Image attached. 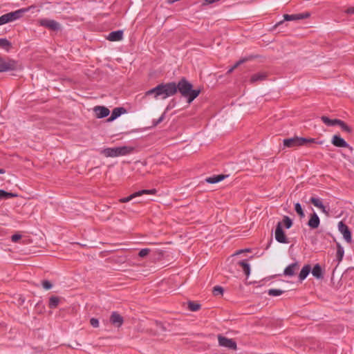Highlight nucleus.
Wrapping results in <instances>:
<instances>
[{
	"label": "nucleus",
	"instance_id": "obj_1",
	"mask_svg": "<svg viewBox=\"0 0 354 354\" xmlns=\"http://www.w3.org/2000/svg\"><path fill=\"white\" fill-rule=\"evenodd\" d=\"M167 86L171 89L169 97L175 95L178 91L182 96L187 98L188 103H191L200 93V90L192 89V84L184 77L178 84L175 82L167 83Z\"/></svg>",
	"mask_w": 354,
	"mask_h": 354
},
{
	"label": "nucleus",
	"instance_id": "obj_2",
	"mask_svg": "<svg viewBox=\"0 0 354 354\" xmlns=\"http://www.w3.org/2000/svg\"><path fill=\"white\" fill-rule=\"evenodd\" d=\"M134 150V147L130 146H122L113 148L104 149L101 153L106 157H118L127 156L131 153Z\"/></svg>",
	"mask_w": 354,
	"mask_h": 354
},
{
	"label": "nucleus",
	"instance_id": "obj_3",
	"mask_svg": "<svg viewBox=\"0 0 354 354\" xmlns=\"http://www.w3.org/2000/svg\"><path fill=\"white\" fill-rule=\"evenodd\" d=\"M318 143L322 145L324 141L316 142L314 138H305L295 136L290 138H286L283 140V146L288 148L296 147L302 145H307L309 143Z\"/></svg>",
	"mask_w": 354,
	"mask_h": 354
},
{
	"label": "nucleus",
	"instance_id": "obj_4",
	"mask_svg": "<svg viewBox=\"0 0 354 354\" xmlns=\"http://www.w3.org/2000/svg\"><path fill=\"white\" fill-rule=\"evenodd\" d=\"M30 8H21L14 12H10L0 17V26L9 22L15 21L20 19L24 13L28 12Z\"/></svg>",
	"mask_w": 354,
	"mask_h": 354
},
{
	"label": "nucleus",
	"instance_id": "obj_5",
	"mask_svg": "<svg viewBox=\"0 0 354 354\" xmlns=\"http://www.w3.org/2000/svg\"><path fill=\"white\" fill-rule=\"evenodd\" d=\"M171 93L170 87L167 86V83L160 84L156 87L147 91L145 93L146 95H150L154 94V97L157 98L158 96L162 95V99H165L169 97V94Z\"/></svg>",
	"mask_w": 354,
	"mask_h": 354
},
{
	"label": "nucleus",
	"instance_id": "obj_6",
	"mask_svg": "<svg viewBox=\"0 0 354 354\" xmlns=\"http://www.w3.org/2000/svg\"><path fill=\"white\" fill-rule=\"evenodd\" d=\"M218 341L220 346L233 351H236L237 349L236 342L233 339H229L222 335H218Z\"/></svg>",
	"mask_w": 354,
	"mask_h": 354
},
{
	"label": "nucleus",
	"instance_id": "obj_7",
	"mask_svg": "<svg viewBox=\"0 0 354 354\" xmlns=\"http://www.w3.org/2000/svg\"><path fill=\"white\" fill-rule=\"evenodd\" d=\"M275 239L281 243H288V241L283 230L282 223L278 222L274 232Z\"/></svg>",
	"mask_w": 354,
	"mask_h": 354
},
{
	"label": "nucleus",
	"instance_id": "obj_8",
	"mask_svg": "<svg viewBox=\"0 0 354 354\" xmlns=\"http://www.w3.org/2000/svg\"><path fill=\"white\" fill-rule=\"evenodd\" d=\"M39 24L54 31H57L61 28L60 24L53 19H42L39 20Z\"/></svg>",
	"mask_w": 354,
	"mask_h": 354
},
{
	"label": "nucleus",
	"instance_id": "obj_9",
	"mask_svg": "<svg viewBox=\"0 0 354 354\" xmlns=\"http://www.w3.org/2000/svg\"><path fill=\"white\" fill-rule=\"evenodd\" d=\"M310 203H311L315 207L320 209L321 211L326 216L329 215V206L324 205L320 198L316 197H311L310 198Z\"/></svg>",
	"mask_w": 354,
	"mask_h": 354
},
{
	"label": "nucleus",
	"instance_id": "obj_10",
	"mask_svg": "<svg viewBox=\"0 0 354 354\" xmlns=\"http://www.w3.org/2000/svg\"><path fill=\"white\" fill-rule=\"evenodd\" d=\"M338 230L342 234L345 241L347 243H351L352 242V236L351 232L348 226L342 221H340L338 223Z\"/></svg>",
	"mask_w": 354,
	"mask_h": 354
},
{
	"label": "nucleus",
	"instance_id": "obj_11",
	"mask_svg": "<svg viewBox=\"0 0 354 354\" xmlns=\"http://www.w3.org/2000/svg\"><path fill=\"white\" fill-rule=\"evenodd\" d=\"M17 63L14 60L6 62L3 58L0 57V73L8 71H13L16 68Z\"/></svg>",
	"mask_w": 354,
	"mask_h": 354
},
{
	"label": "nucleus",
	"instance_id": "obj_12",
	"mask_svg": "<svg viewBox=\"0 0 354 354\" xmlns=\"http://www.w3.org/2000/svg\"><path fill=\"white\" fill-rule=\"evenodd\" d=\"M110 322L115 327H120L124 323V319L118 312H112L110 316Z\"/></svg>",
	"mask_w": 354,
	"mask_h": 354
},
{
	"label": "nucleus",
	"instance_id": "obj_13",
	"mask_svg": "<svg viewBox=\"0 0 354 354\" xmlns=\"http://www.w3.org/2000/svg\"><path fill=\"white\" fill-rule=\"evenodd\" d=\"M310 17V13L306 12L304 13H298V14H292L288 15L286 14L283 15V19L285 21H298L304 19H306Z\"/></svg>",
	"mask_w": 354,
	"mask_h": 354
},
{
	"label": "nucleus",
	"instance_id": "obj_14",
	"mask_svg": "<svg viewBox=\"0 0 354 354\" xmlns=\"http://www.w3.org/2000/svg\"><path fill=\"white\" fill-rule=\"evenodd\" d=\"M308 225L312 229H316L320 224V219L317 213L313 212L310 215V218L308 221Z\"/></svg>",
	"mask_w": 354,
	"mask_h": 354
},
{
	"label": "nucleus",
	"instance_id": "obj_15",
	"mask_svg": "<svg viewBox=\"0 0 354 354\" xmlns=\"http://www.w3.org/2000/svg\"><path fill=\"white\" fill-rule=\"evenodd\" d=\"M94 111L97 118H105L110 113V111L108 108L101 106H95Z\"/></svg>",
	"mask_w": 354,
	"mask_h": 354
},
{
	"label": "nucleus",
	"instance_id": "obj_16",
	"mask_svg": "<svg viewBox=\"0 0 354 354\" xmlns=\"http://www.w3.org/2000/svg\"><path fill=\"white\" fill-rule=\"evenodd\" d=\"M332 144L337 147H348L349 145L338 135H334L333 136Z\"/></svg>",
	"mask_w": 354,
	"mask_h": 354
},
{
	"label": "nucleus",
	"instance_id": "obj_17",
	"mask_svg": "<svg viewBox=\"0 0 354 354\" xmlns=\"http://www.w3.org/2000/svg\"><path fill=\"white\" fill-rule=\"evenodd\" d=\"M123 38V30H118L115 31L111 32L108 37L107 39L111 41H121Z\"/></svg>",
	"mask_w": 354,
	"mask_h": 354
},
{
	"label": "nucleus",
	"instance_id": "obj_18",
	"mask_svg": "<svg viewBox=\"0 0 354 354\" xmlns=\"http://www.w3.org/2000/svg\"><path fill=\"white\" fill-rule=\"evenodd\" d=\"M268 73L266 72H259L253 74L250 80L251 84H254L258 82H261L266 80Z\"/></svg>",
	"mask_w": 354,
	"mask_h": 354
},
{
	"label": "nucleus",
	"instance_id": "obj_19",
	"mask_svg": "<svg viewBox=\"0 0 354 354\" xmlns=\"http://www.w3.org/2000/svg\"><path fill=\"white\" fill-rule=\"evenodd\" d=\"M299 269V263L297 262H295L293 263L290 264L287 266L284 271L283 274L286 276L292 277L295 274V271Z\"/></svg>",
	"mask_w": 354,
	"mask_h": 354
},
{
	"label": "nucleus",
	"instance_id": "obj_20",
	"mask_svg": "<svg viewBox=\"0 0 354 354\" xmlns=\"http://www.w3.org/2000/svg\"><path fill=\"white\" fill-rule=\"evenodd\" d=\"M126 109L123 107H117L115 108L112 113L111 116L107 119L108 122H112L118 117H120L122 114L126 113Z\"/></svg>",
	"mask_w": 354,
	"mask_h": 354
},
{
	"label": "nucleus",
	"instance_id": "obj_21",
	"mask_svg": "<svg viewBox=\"0 0 354 354\" xmlns=\"http://www.w3.org/2000/svg\"><path fill=\"white\" fill-rule=\"evenodd\" d=\"M227 176H228L227 175H224V174L213 176L207 178L205 179V181L210 184H214V183H217L222 181Z\"/></svg>",
	"mask_w": 354,
	"mask_h": 354
},
{
	"label": "nucleus",
	"instance_id": "obj_22",
	"mask_svg": "<svg viewBox=\"0 0 354 354\" xmlns=\"http://www.w3.org/2000/svg\"><path fill=\"white\" fill-rule=\"evenodd\" d=\"M321 120L328 127L338 125L340 121L339 119H330L325 115L321 117Z\"/></svg>",
	"mask_w": 354,
	"mask_h": 354
},
{
	"label": "nucleus",
	"instance_id": "obj_23",
	"mask_svg": "<svg viewBox=\"0 0 354 354\" xmlns=\"http://www.w3.org/2000/svg\"><path fill=\"white\" fill-rule=\"evenodd\" d=\"M310 270H311L310 266L308 265V264L305 265L302 268V269H301V272H300V273L299 274V280L300 281H304L308 277V275L309 274Z\"/></svg>",
	"mask_w": 354,
	"mask_h": 354
},
{
	"label": "nucleus",
	"instance_id": "obj_24",
	"mask_svg": "<svg viewBox=\"0 0 354 354\" xmlns=\"http://www.w3.org/2000/svg\"><path fill=\"white\" fill-rule=\"evenodd\" d=\"M238 265L241 267L244 274L248 277L250 274V266L247 260H242L238 262Z\"/></svg>",
	"mask_w": 354,
	"mask_h": 354
},
{
	"label": "nucleus",
	"instance_id": "obj_25",
	"mask_svg": "<svg viewBox=\"0 0 354 354\" xmlns=\"http://www.w3.org/2000/svg\"><path fill=\"white\" fill-rule=\"evenodd\" d=\"M344 254V248L339 244L337 243V252L336 259L337 261V265L342 261Z\"/></svg>",
	"mask_w": 354,
	"mask_h": 354
},
{
	"label": "nucleus",
	"instance_id": "obj_26",
	"mask_svg": "<svg viewBox=\"0 0 354 354\" xmlns=\"http://www.w3.org/2000/svg\"><path fill=\"white\" fill-rule=\"evenodd\" d=\"M313 275L317 279L323 278V272L321 266L319 264H316L312 270Z\"/></svg>",
	"mask_w": 354,
	"mask_h": 354
},
{
	"label": "nucleus",
	"instance_id": "obj_27",
	"mask_svg": "<svg viewBox=\"0 0 354 354\" xmlns=\"http://www.w3.org/2000/svg\"><path fill=\"white\" fill-rule=\"evenodd\" d=\"M59 303V298L57 296H52L49 299L48 306L50 308H55Z\"/></svg>",
	"mask_w": 354,
	"mask_h": 354
},
{
	"label": "nucleus",
	"instance_id": "obj_28",
	"mask_svg": "<svg viewBox=\"0 0 354 354\" xmlns=\"http://www.w3.org/2000/svg\"><path fill=\"white\" fill-rule=\"evenodd\" d=\"M17 196V194L12 192H8L5 190L0 189V200L11 198Z\"/></svg>",
	"mask_w": 354,
	"mask_h": 354
},
{
	"label": "nucleus",
	"instance_id": "obj_29",
	"mask_svg": "<svg viewBox=\"0 0 354 354\" xmlns=\"http://www.w3.org/2000/svg\"><path fill=\"white\" fill-rule=\"evenodd\" d=\"M11 46V43L6 38H0V48L6 50Z\"/></svg>",
	"mask_w": 354,
	"mask_h": 354
},
{
	"label": "nucleus",
	"instance_id": "obj_30",
	"mask_svg": "<svg viewBox=\"0 0 354 354\" xmlns=\"http://www.w3.org/2000/svg\"><path fill=\"white\" fill-rule=\"evenodd\" d=\"M188 308L192 312H196L201 308V305L199 304L189 301L188 302Z\"/></svg>",
	"mask_w": 354,
	"mask_h": 354
},
{
	"label": "nucleus",
	"instance_id": "obj_31",
	"mask_svg": "<svg viewBox=\"0 0 354 354\" xmlns=\"http://www.w3.org/2000/svg\"><path fill=\"white\" fill-rule=\"evenodd\" d=\"M295 210L301 218H304L305 216L303 208L299 203H296L295 204Z\"/></svg>",
	"mask_w": 354,
	"mask_h": 354
},
{
	"label": "nucleus",
	"instance_id": "obj_32",
	"mask_svg": "<svg viewBox=\"0 0 354 354\" xmlns=\"http://www.w3.org/2000/svg\"><path fill=\"white\" fill-rule=\"evenodd\" d=\"M281 223L282 225H284L286 229H290L292 225V221L288 216H283V221Z\"/></svg>",
	"mask_w": 354,
	"mask_h": 354
},
{
	"label": "nucleus",
	"instance_id": "obj_33",
	"mask_svg": "<svg viewBox=\"0 0 354 354\" xmlns=\"http://www.w3.org/2000/svg\"><path fill=\"white\" fill-rule=\"evenodd\" d=\"M283 292H284L283 290H281L279 289H270L268 291V294L270 296H272V297L279 296V295H282Z\"/></svg>",
	"mask_w": 354,
	"mask_h": 354
},
{
	"label": "nucleus",
	"instance_id": "obj_34",
	"mask_svg": "<svg viewBox=\"0 0 354 354\" xmlns=\"http://www.w3.org/2000/svg\"><path fill=\"white\" fill-rule=\"evenodd\" d=\"M223 288L219 286H214L212 290L213 295L214 296H221L223 295Z\"/></svg>",
	"mask_w": 354,
	"mask_h": 354
},
{
	"label": "nucleus",
	"instance_id": "obj_35",
	"mask_svg": "<svg viewBox=\"0 0 354 354\" xmlns=\"http://www.w3.org/2000/svg\"><path fill=\"white\" fill-rule=\"evenodd\" d=\"M156 192V190L153 189H142V190H140V191H138V192H136V194L140 196H142L143 194H153Z\"/></svg>",
	"mask_w": 354,
	"mask_h": 354
},
{
	"label": "nucleus",
	"instance_id": "obj_36",
	"mask_svg": "<svg viewBox=\"0 0 354 354\" xmlns=\"http://www.w3.org/2000/svg\"><path fill=\"white\" fill-rule=\"evenodd\" d=\"M338 125L342 128V129L344 131H346L347 133H351L352 131L351 128L350 127H348L344 121H342L341 120H340Z\"/></svg>",
	"mask_w": 354,
	"mask_h": 354
},
{
	"label": "nucleus",
	"instance_id": "obj_37",
	"mask_svg": "<svg viewBox=\"0 0 354 354\" xmlns=\"http://www.w3.org/2000/svg\"><path fill=\"white\" fill-rule=\"evenodd\" d=\"M246 61V59H240L239 61H238L232 67H231L230 68L228 69L227 73V74H230L231 73H232V71L236 68L239 65H241V64L244 63Z\"/></svg>",
	"mask_w": 354,
	"mask_h": 354
},
{
	"label": "nucleus",
	"instance_id": "obj_38",
	"mask_svg": "<svg viewBox=\"0 0 354 354\" xmlns=\"http://www.w3.org/2000/svg\"><path fill=\"white\" fill-rule=\"evenodd\" d=\"M137 196H138L136 194V192H135L127 197L120 198V203H127Z\"/></svg>",
	"mask_w": 354,
	"mask_h": 354
},
{
	"label": "nucleus",
	"instance_id": "obj_39",
	"mask_svg": "<svg viewBox=\"0 0 354 354\" xmlns=\"http://www.w3.org/2000/svg\"><path fill=\"white\" fill-rule=\"evenodd\" d=\"M151 250L149 248L141 249L138 253V256L141 258H144L149 254Z\"/></svg>",
	"mask_w": 354,
	"mask_h": 354
},
{
	"label": "nucleus",
	"instance_id": "obj_40",
	"mask_svg": "<svg viewBox=\"0 0 354 354\" xmlns=\"http://www.w3.org/2000/svg\"><path fill=\"white\" fill-rule=\"evenodd\" d=\"M41 285H42L43 288L46 290H49L53 286L52 283L48 280L43 281L41 282Z\"/></svg>",
	"mask_w": 354,
	"mask_h": 354
},
{
	"label": "nucleus",
	"instance_id": "obj_41",
	"mask_svg": "<svg viewBox=\"0 0 354 354\" xmlns=\"http://www.w3.org/2000/svg\"><path fill=\"white\" fill-rule=\"evenodd\" d=\"M90 324L94 328H97L99 326V321L96 318H91L90 319Z\"/></svg>",
	"mask_w": 354,
	"mask_h": 354
},
{
	"label": "nucleus",
	"instance_id": "obj_42",
	"mask_svg": "<svg viewBox=\"0 0 354 354\" xmlns=\"http://www.w3.org/2000/svg\"><path fill=\"white\" fill-rule=\"evenodd\" d=\"M21 238V235L19 234H15L11 236V241L14 243H17Z\"/></svg>",
	"mask_w": 354,
	"mask_h": 354
},
{
	"label": "nucleus",
	"instance_id": "obj_43",
	"mask_svg": "<svg viewBox=\"0 0 354 354\" xmlns=\"http://www.w3.org/2000/svg\"><path fill=\"white\" fill-rule=\"evenodd\" d=\"M165 118V113L162 114V115L156 121H153V124L155 126L158 125V124H160V122H162L163 121Z\"/></svg>",
	"mask_w": 354,
	"mask_h": 354
},
{
	"label": "nucleus",
	"instance_id": "obj_44",
	"mask_svg": "<svg viewBox=\"0 0 354 354\" xmlns=\"http://www.w3.org/2000/svg\"><path fill=\"white\" fill-rule=\"evenodd\" d=\"M347 12L349 13V14H354V7L349 8L347 10Z\"/></svg>",
	"mask_w": 354,
	"mask_h": 354
},
{
	"label": "nucleus",
	"instance_id": "obj_45",
	"mask_svg": "<svg viewBox=\"0 0 354 354\" xmlns=\"http://www.w3.org/2000/svg\"><path fill=\"white\" fill-rule=\"evenodd\" d=\"M281 24H283V21H279V22H278V23H277V24H275L274 27H275V28H277V27L279 26H280V25H281Z\"/></svg>",
	"mask_w": 354,
	"mask_h": 354
},
{
	"label": "nucleus",
	"instance_id": "obj_46",
	"mask_svg": "<svg viewBox=\"0 0 354 354\" xmlns=\"http://www.w3.org/2000/svg\"><path fill=\"white\" fill-rule=\"evenodd\" d=\"M6 173V170L3 169H0V174H3Z\"/></svg>",
	"mask_w": 354,
	"mask_h": 354
},
{
	"label": "nucleus",
	"instance_id": "obj_47",
	"mask_svg": "<svg viewBox=\"0 0 354 354\" xmlns=\"http://www.w3.org/2000/svg\"><path fill=\"white\" fill-rule=\"evenodd\" d=\"M241 252H242V250H241V251L238 252H237V254H239V253H241Z\"/></svg>",
	"mask_w": 354,
	"mask_h": 354
}]
</instances>
